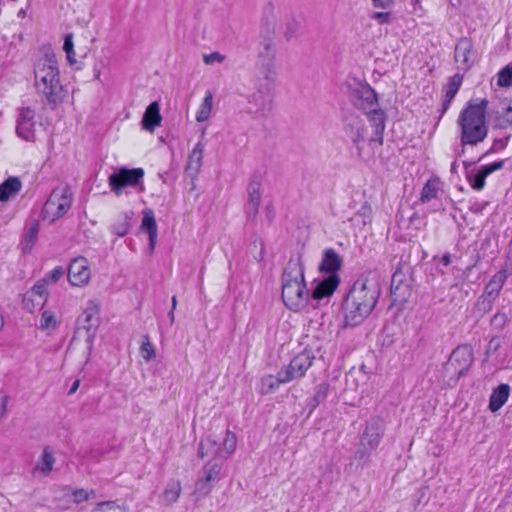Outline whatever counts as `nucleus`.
I'll use <instances>...</instances> for the list:
<instances>
[{
	"label": "nucleus",
	"instance_id": "1",
	"mask_svg": "<svg viewBox=\"0 0 512 512\" xmlns=\"http://www.w3.org/2000/svg\"><path fill=\"white\" fill-rule=\"evenodd\" d=\"M380 295L378 281L374 277L362 276L350 288L344 304L345 325L357 326L372 312Z\"/></svg>",
	"mask_w": 512,
	"mask_h": 512
},
{
	"label": "nucleus",
	"instance_id": "2",
	"mask_svg": "<svg viewBox=\"0 0 512 512\" xmlns=\"http://www.w3.org/2000/svg\"><path fill=\"white\" fill-rule=\"evenodd\" d=\"M35 87L38 94L49 104L61 103L66 91L60 81L58 63L53 52H46L34 66Z\"/></svg>",
	"mask_w": 512,
	"mask_h": 512
},
{
	"label": "nucleus",
	"instance_id": "3",
	"mask_svg": "<svg viewBox=\"0 0 512 512\" xmlns=\"http://www.w3.org/2000/svg\"><path fill=\"white\" fill-rule=\"evenodd\" d=\"M282 299L294 311L306 306L309 291L304 279V267L300 255L292 256L282 274Z\"/></svg>",
	"mask_w": 512,
	"mask_h": 512
},
{
	"label": "nucleus",
	"instance_id": "4",
	"mask_svg": "<svg viewBox=\"0 0 512 512\" xmlns=\"http://www.w3.org/2000/svg\"><path fill=\"white\" fill-rule=\"evenodd\" d=\"M487 99L470 100L461 111L458 125L461 128V144L477 145L482 142L488 133L486 126Z\"/></svg>",
	"mask_w": 512,
	"mask_h": 512
},
{
	"label": "nucleus",
	"instance_id": "5",
	"mask_svg": "<svg viewBox=\"0 0 512 512\" xmlns=\"http://www.w3.org/2000/svg\"><path fill=\"white\" fill-rule=\"evenodd\" d=\"M73 193L69 186H58L52 190L48 199L43 205L42 218L53 223L63 217L71 208Z\"/></svg>",
	"mask_w": 512,
	"mask_h": 512
},
{
	"label": "nucleus",
	"instance_id": "6",
	"mask_svg": "<svg viewBox=\"0 0 512 512\" xmlns=\"http://www.w3.org/2000/svg\"><path fill=\"white\" fill-rule=\"evenodd\" d=\"M347 93L352 104L364 113L378 106L377 94L366 82L358 81L355 78L348 80Z\"/></svg>",
	"mask_w": 512,
	"mask_h": 512
},
{
	"label": "nucleus",
	"instance_id": "7",
	"mask_svg": "<svg viewBox=\"0 0 512 512\" xmlns=\"http://www.w3.org/2000/svg\"><path fill=\"white\" fill-rule=\"evenodd\" d=\"M212 457L204 464L202 468L203 476L195 483L194 494L199 497L208 495L214 485L225 477L224 460L216 456Z\"/></svg>",
	"mask_w": 512,
	"mask_h": 512
},
{
	"label": "nucleus",
	"instance_id": "8",
	"mask_svg": "<svg viewBox=\"0 0 512 512\" xmlns=\"http://www.w3.org/2000/svg\"><path fill=\"white\" fill-rule=\"evenodd\" d=\"M236 447V435L230 430H227L222 442V446H220L218 442L211 437H207L201 440L198 447V456L201 458L206 456H216L225 460L235 452Z\"/></svg>",
	"mask_w": 512,
	"mask_h": 512
},
{
	"label": "nucleus",
	"instance_id": "9",
	"mask_svg": "<svg viewBox=\"0 0 512 512\" xmlns=\"http://www.w3.org/2000/svg\"><path fill=\"white\" fill-rule=\"evenodd\" d=\"M384 435V422L381 418H371L365 426L360 438V446L356 452L359 459L367 457L375 450Z\"/></svg>",
	"mask_w": 512,
	"mask_h": 512
},
{
	"label": "nucleus",
	"instance_id": "10",
	"mask_svg": "<svg viewBox=\"0 0 512 512\" xmlns=\"http://www.w3.org/2000/svg\"><path fill=\"white\" fill-rule=\"evenodd\" d=\"M273 97V88L270 83L266 82L260 85L256 91L248 96V112L266 116L272 109Z\"/></svg>",
	"mask_w": 512,
	"mask_h": 512
},
{
	"label": "nucleus",
	"instance_id": "11",
	"mask_svg": "<svg viewBox=\"0 0 512 512\" xmlns=\"http://www.w3.org/2000/svg\"><path fill=\"white\" fill-rule=\"evenodd\" d=\"M98 315L99 307L95 302L91 301L77 320V332H85V341L89 350L93 347V341L99 326Z\"/></svg>",
	"mask_w": 512,
	"mask_h": 512
},
{
	"label": "nucleus",
	"instance_id": "12",
	"mask_svg": "<svg viewBox=\"0 0 512 512\" xmlns=\"http://www.w3.org/2000/svg\"><path fill=\"white\" fill-rule=\"evenodd\" d=\"M144 170L142 168H120L109 176V185L112 191L119 195L124 187H134L143 182Z\"/></svg>",
	"mask_w": 512,
	"mask_h": 512
},
{
	"label": "nucleus",
	"instance_id": "13",
	"mask_svg": "<svg viewBox=\"0 0 512 512\" xmlns=\"http://www.w3.org/2000/svg\"><path fill=\"white\" fill-rule=\"evenodd\" d=\"M314 359L315 356L310 350L298 353L291 359L287 367L281 369V376L288 382L302 378L312 366Z\"/></svg>",
	"mask_w": 512,
	"mask_h": 512
},
{
	"label": "nucleus",
	"instance_id": "14",
	"mask_svg": "<svg viewBox=\"0 0 512 512\" xmlns=\"http://www.w3.org/2000/svg\"><path fill=\"white\" fill-rule=\"evenodd\" d=\"M473 362L472 350L468 346H459L453 350L445 365L447 373H452L456 379L462 377Z\"/></svg>",
	"mask_w": 512,
	"mask_h": 512
},
{
	"label": "nucleus",
	"instance_id": "15",
	"mask_svg": "<svg viewBox=\"0 0 512 512\" xmlns=\"http://www.w3.org/2000/svg\"><path fill=\"white\" fill-rule=\"evenodd\" d=\"M454 58L458 64V70L468 71L476 61V55L473 50V43L470 38L462 37L455 46Z\"/></svg>",
	"mask_w": 512,
	"mask_h": 512
},
{
	"label": "nucleus",
	"instance_id": "16",
	"mask_svg": "<svg viewBox=\"0 0 512 512\" xmlns=\"http://www.w3.org/2000/svg\"><path fill=\"white\" fill-rule=\"evenodd\" d=\"M91 277L88 261L84 257L73 259L68 268V279L73 286L86 285Z\"/></svg>",
	"mask_w": 512,
	"mask_h": 512
},
{
	"label": "nucleus",
	"instance_id": "17",
	"mask_svg": "<svg viewBox=\"0 0 512 512\" xmlns=\"http://www.w3.org/2000/svg\"><path fill=\"white\" fill-rule=\"evenodd\" d=\"M248 208L247 215L249 218H254L259 210V206L261 203V177L258 174L252 175L248 186Z\"/></svg>",
	"mask_w": 512,
	"mask_h": 512
},
{
	"label": "nucleus",
	"instance_id": "18",
	"mask_svg": "<svg viewBox=\"0 0 512 512\" xmlns=\"http://www.w3.org/2000/svg\"><path fill=\"white\" fill-rule=\"evenodd\" d=\"M340 283L338 275H327L320 280L312 291V298L314 300H322L330 297L337 289Z\"/></svg>",
	"mask_w": 512,
	"mask_h": 512
},
{
	"label": "nucleus",
	"instance_id": "19",
	"mask_svg": "<svg viewBox=\"0 0 512 512\" xmlns=\"http://www.w3.org/2000/svg\"><path fill=\"white\" fill-rule=\"evenodd\" d=\"M342 264L341 256L333 248H328L323 252L319 270L328 275H338L337 272L341 269Z\"/></svg>",
	"mask_w": 512,
	"mask_h": 512
},
{
	"label": "nucleus",
	"instance_id": "20",
	"mask_svg": "<svg viewBox=\"0 0 512 512\" xmlns=\"http://www.w3.org/2000/svg\"><path fill=\"white\" fill-rule=\"evenodd\" d=\"M344 121L348 137L354 144H358L364 138V123L362 119L351 113L345 117Z\"/></svg>",
	"mask_w": 512,
	"mask_h": 512
},
{
	"label": "nucleus",
	"instance_id": "21",
	"mask_svg": "<svg viewBox=\"0 0 512 512\" xmlns=\"http://www.w3.org/2000/svg\"><path fill=\"white\" fill-rule=\"evenodd\" d=\"M367 114L371 126L374 128L373 131V140L382 144L383 142V133L385 130V120L386 116L382 109L379 108V105L373 108L369 112H365Z\"/></svg>",
	"mask_w": 512,
	"mask_h": 512
},
{
	"label": "nucleus",
	"instance_id": "22",
	"mask_svg": "<svg viewBox=\"0 0 512 512\" xmlns=\"http://www.w3.org/2000/svg\"><path fill=\"white\" fill-rule=\"evenodd\" d=\"M162 116L160 114V105L157 101L152 102L145 110L142 117L143 129L153 132L161 125Z\"/></svg>",
	"mask_w": 512,
	"mask_h": 512
},
{
	"label": "nucleus",
	"instance_id": "23",
	"mask_svg": "<svg viewBox=\"0 0 512 512\" xmlns=\"http://www.w3.org/2000/svg\"><path fill=\"white\" fill-rule=\"evenodd\" d=\"M507 277L508 275L505 269H501L496 272L486 285L483 296L486 297L489 301L495 300L498 297L504 283L506 282Z\"/></svg>",
	"mask_w": 512,
	"mask_h": 512
},
{
	"label": "nucleus",
	"instance_id": "24",
	"mask_svg": "<svg viewBox=\"0 0 512 512\" xmlns=\"http://www.w3.org/2000/svg\"><path fill=\"white\" fill-rule=\"evenodd\" d=\"M510 395V386L508 384H500L498 387L493 389L488 408L491 412H497L507 402Z\"/></svg>",
	"mask_w": 512,
	"mask_h": 512
},
{
	"label": "nucleus",
	"instance_id": "25",
	"mask_svg": "<svg viewBox=\"0 0 512 512\" xmlns=\"http://www.w3.org/2000/svg\"><path fill=\"white\" fill-rule=\"evenodd\" d=\"M204 145L199 142L197 143L192 152L189 155L188 163L186 166V172L191 178H195L202 166Z\"/></svg>",
	"mask_w": 512,
	"mask_h": 512
},
{
	"label": "nucleus",
	"instance_id": "26",
	"mask_svg": "<svg viewBox=\"0 0 512 512\" xmlns=\"http://www.w3.org/2000/svg\"><path fill=\"white\" fill-rule=\"evenodd\" d=\"M22 189V182L18 177L10 176L0 184V201L7 202Z\"/></svg>",
	"mask_w": 512,
	"mask_h": 512
},
{
	"label": "nucleus",
	"instance_id": "27",
	"mask_svg": "<svg viewBox=\"0 0 512 512\" xmlns=\"http://www.w3.org/2000/svg\"><path fill=\"white\" fill-rule=\"evenodd\" d=\"M141 229L148 233L150 249L153 250L157 239V224L154 213L151 210H145L143 212Z\"/></svg>",
	"mask_w": 512,
	"mask_h": 512
},
{
	"label": "nucleus",
	"instance_id": "28",
	"mask_svg": "<svg viewBox=\"0 0 512 512\" xmlns=\"http://www.w3.org/2000/svg\"><path fill=\"white\" fill-rule=\"evenodd\" d=\"M55 464V457L50 447L43 449L42 455L35 465V471L40 472L44 476L50 474Z\"/></svg>",
	"mask_w": 512,
	"mask_h": 512
},
{
	"label": "nucleus",
	"instance_id": "29",
	"mask_svg": "<svg viewBox=\"0 0 512 512\" xmlns=\"http://www.w3.org/2000/svg\"><path fill=\"white\" fill-rule=\"evenodd\" d=\"M181 494V484L178 480H170L163 494L161 495V502L165 505H171L175 503Z\"/></svg>",
	"mask_w": 512,
	"mask_h": 512
},
{
	"label": "nucleus",
	"instance_id": "30",
	"mask_svg": "<svg viewBox=\"0 0 512 512\" xmlns=\"http://www.w3.org/2000/svg\"><path fill=\"white\" fill-rule=\"evenodd\" d=\"M284 383H288V380H284V377L281 376V370L278 371L277 376L267 375L261 379V393H271Z\"/></svg>",
	"mask_w": 512,
	"mask_h": 512
},
{
	"label": "nucleus",
	"instance_id": "31",
	"mask_svg": "<svg viewBox=\"0 0 512 512\" xmlns=\"http://www.w3.org/2000/svg\"><path fill=\"white\" fill-rule=\"evenodd\" d=\"M38 232H39V224L37 221H33L30 224L26 234L23 237L22 243H21L22 250L24 253L31 252L32 248L34 247V245L36 243V240L38 237Z\"/></svg>",
	"mask_w": 512,
	"mask_h": 512
},
{
	"label": "nucleus",
	"instance_id": "32",
	"mask_svg": "<svg viewBox=\"0 0 512 512\" xmlns=\"http://www.w3.org/2000/svg\"><path fill=\"white\" fill-rule=\"evenodd\" d=\"M130 220L131 218L127 213L120 214L112 225V232L119 237L127 235L130 230Z\"/></svg>",
	"mask_w": 512,
	"mask_h": 512
},
{
	"label": "nucleus",
	"instance_id": "33",
	"mask_svg": "<svg viewBox=\"0 0 512 512\" xmlns=\"http://www.w3.org/2000/svg\"><path fill=\"white\" fill-rule=\"evenodd\" d=\"M212 104H213V96L211 92H207L202 104L200 105L199 109L196 113V120L197 122H204L206 121L211 113L212 110Z\"/></svg>",
	"mask_w": 512,
	"mask_h": 512
},
{
	"label": "nucleus",
	"instance_id": "34",
	"mask_svg": "<svg viewBox=\"0 0 512 512\" xmlns=\"http://www.w3.org/2000/svg\"><path fill=\"white\" fill-rule=\"evenodd\" d=\"M439 182L437 180H428L421 191L420 200L426 203L437 197Z\"/></svg>",
	"mask_w": 512,
	"mask_h": 512
},
{
	"label": "nucleus",
	"instance_id": "35",
	"mask_svg": "<svg viewBox=\"0 0 512 512\" xmlns=\"http://www.w3.org/2000/svg\"><path fill=\"white\" fill-rule=\"evenodd\" d=\"M35 123L28 122H17L16 132L17 135L24 139L25 141H34L35 131H34Z\"/></svg>",
	"mask_w": 512,
	"mask_h": 512
},
{
	"label": "nucleus",
	"instance_id": "36",
	"mask_svg": "<svg viewBox=\"0 0 512 512\" xmlns=\"http://www.w3.org/2000/svg\"><path fill=\"white\" fill-rule=\"evenodd\" d=\"M95 498L96 492L94 490L74 489L70 494V499L74 504H80Z\"/></svg>",
	"mask_w": 512,
	"mask_h": 512
},
{
	"label": "nucleus",
	"instance_id": "37",
	"mask_svg": "<svg viewBox=\"0 0 512 512\" xmlns=\"http://www.w3.org/2000/svg\"><path fill=\"white\" fill-rule=\"evenodd\" d=\"M463 81V75L460 73H456L452 76L445 87V96H448L449 99H453L457 94L461 84Z\"/></svg>",
	"mask_w": 512,
	"mask_h": 512
},
{
	"label": "nucleus",
	"instance_id": "38",
	"mask_svg": "<svg viewBox=\"0 0 512 512\" xmlns=\"http://www.w3.org/2000/svg\"><path fill=\"white\" fill-rule=\"evenodd\" d=\"M92 512H129V510L121 505H118L115 501H104L98 503Z\"/></svg>",
	"mask_w": 512,
	"mask_h": 512
},
{
	"label": "nucleus",
	"instance_id": "39",
	"mask_svg": "<svg viewBox=\"0 0 512 512\" xmlns=\"http://www.w3.org/2000/svg\"><path fill=\"white\" fill-rule=\"evenodd\" d=\"M328 392H329V384H327V383L319 384L315 389L314 396L310 400L311 407L315 408L320 403H322L327 398Z\"/></svg>",
	"mask_w": 512,
	"mask_h": 512
},
{
	"label": "nucleus",
	"instance_id": "40",
	"mask_svg": "<svg viewBox=\"0 0 512 512\" xmlns=\"http://www.w3.org/2000/svg\"><path fill=\"white\" fill-rule=\"evenodd\" d=\"M40 327L43 330L56 329L57 320L51 311L45 310L42 312L40 319Z\"/></svg>",
	"mask_w": 512,
	"mask_h": 512
},
{
	"label": "nucleus",
	"instance_id": "41",
	"mask_svg": "<svg viewBox=\"0 0 512 512\" xmlns=\"http://www.w3.org/2000/svg\"><path fill=\"white\" fill-rule=\"evenodd\" d=\"M496 126L500 129H507L512 126V107L509 106L505 111L496 117Z\"/></svg>",
	"mask_w": 512,
	"mask_h": 512
},
{
	"label": "nucleus",
	"instance_id": "42",
	"mask_svg": "<svg viewBox=\"0 0 512 512\" xmlns=\"http://www.w3.org/2000/svg\"><path fill=\"white\" fill-rule=\"evenodd\" d=\"M375 11L370 14V19L376 21L380 25L391 24L394 20L393 14L389 11Z\"/></svg>",
	"mask_w": 512,
	"mask_h": 512
},
{
	"label": "nucleus",
	"instance_id": "43",
	"mask_svg": "<svg viewBox=\"0 0 512 512\" xmlns=\"http://www.w3.org/2000/svg\"><path fill=\"white\" fill-rule=\"evenodd\" d=\"M63 50L66 53L67 60L70 64H74L76 62L74 56V44H73V36L72 34H67L64 39Z\"/></svg>",
	"mask_w": 512,
	"mask_h": 512
},
{
	"label": "nucleus",
	"instance_id": "44",
	"mask_svg": "<svg viewBox=\"0 0 512 512\" xmlns=\"http://www.w3.org/2000/svg\"><path fill=\"white\" fill-rule=\"evenodd\" d=\"M498 85L501 87H509L512 85V67L510 65L499 72Z\"/></svg>",
	"mask_w": 512,
	"mask_h": 512
},
{
	"label": "nucleus",
	"instance_id": "45",
	"mask_svg": "<svg viewBox=\"0 0 512 512\" xmlns=\"http://www.w3.org/2000/svg\"><path fill=\"white\" fill-rule=\"evenodd\" d=\"M140 351L144 360L149 361L155 357V350L153 345L149 341V337L145 336L144 341L141 344Z\"/></svg>",
	"mask_w": 512,
	"mask_h": 512
},
{
	"label": "nucleus",
	"instance_id": "46",
	"mask_svg": "<svg viewBox=\"0 0 512 512\" xmlns=\"http://www.w3.org/2000/svg\"><path fill=\"white\" fill-rule=\"evenodd\" d=\"M64 275V269L61 266H57L42 278L47 284H53L59 281V279Z\"/></svg>",
	"mask_w": 512,
	"mask_h": 512
},
{
	"label": "nucleus",
	"instance_id": "47",
	"mask_svg": "<svg viewBox=\"0 0 512 512\" xmlns=\"http://www.w3.org/2000/svg\"><path fill=\"white\" fill-rule=\"evenodd\" d=\"M487 176L483 174L481 170H479L472 179H470L471 187L475 190H482L485 186V180Z\"/></svg>",
	"mask_w": 512,
	"mask_h": 512
},
{
	"label": "nucleus",
	"instance_id": "48",
	"mask_svg": "<svg viewBox=\"0 0 512 512\" xmlns=\"http://www.w3.org/2000/svg\"><path fill=\"white\" fill-rule=\"evenodd\" d=\"M35 112L29 107H23L20 110L19 118L17 122H28L34 123Z\"/></svg>",
	"mask_w": 512,
	"mask_h": 512
},
{
	"label": "nucleus",
	"instance_id": "49",
	"mask_svg": "<svg viewBox=\"0 0 512 512\" xmlns=\"http://www.w3.org/2000/svg\"><path fill=\"white\" fill-rule=\"evenodd\" d=\"M225 60V56L219 52H212L203 56V61L207 65H213L214 63H222Z\"/></svg>",
	"mask_w": 512,
	"mask_h": 512
},
{
	"label": "nucleus",
	"instance_id": "50",
	"mask_svg": "<svg viewBox=\"0 0 512 512\" xmlns=\"http://www.w3.org/2000/svg\"><path fill=\"white\" fill-rule=\"evenodd\" d=\"M509 139H510V135H508L506 138L495 139L492 147L487 151L486 154L494 153V152L504 149L507 146Z\"/></svg>",
	"mask_w": 512,
	"mask_h": 512
},
{
	"label": "nucleus",
	"instance_id": "51",
	"mask_svg": "<svg viewBox=\"0 0 512 512\" xmlns=\"http://www.w3.org/2000/svg\"><path fill=\"white\" fill-rule=\"evenodd\" d=\"M371 3L374 8L388 10L394 6L395 0H371Z\"/></svg>",
	"mask_w": 512,
	"mask_h": 512
},
{
	"label": "nucleus",
	"instance_id": "52",
	"mask_svg": "<svg viewBox=\"0 0 512 512\" xmlns=\"http://www.w3.org/2000/svg\"><path fill=\"white\" fill-rule=\"evenodd\" d=\"M47 285L48 284L43 279H41L36 284H34V286L32 287V291L33 293L39 295L40 297L46 296L48 294L46 289Z\"/></svg>",
	"mask_w": 512,
	"mask_h": 512
},
{
	"label": "nucleus",
	"instance_id": "53",
	"mask_svg": "<svg viewBox=\"0 0 512 512\" xmlns=\"http://www.w3.org/2000/svg\"><path fill=\"white\" fill-rule=\"evenodd\" d=\"M488 205V202H478L475 201L470 205V211L473 213H482L485 207Z\"/></svg>",
	"mask_w": 512,
	"mask_h": 512
},
{
	"label": "nucleus",
	"instance_id": "54",
	"mask_svg": "<svg viewBox=\"0 0 512 512\" xmlns=\"http://www.w3.org/2000/svg\"><path fill=\"white\" fill-rule=\"evenodd\" d=\"M260 55H265L268 59H272L274 57L273 43L271 41L264 43V51L261 52Z\"/></svg>",
	"mask_w": 512,
	"mask_h": 512
},
{
	"label": "nucleus",
	"instance_id": "55",
	"mask_svg": "<svg viewBox=\"0 0 512 512\" xmlns=\"http://www.w3.org/2000/svg\"><path fill=\"white\" fill-rule=\"evenodd\" d=\"M9 397L7 395L0 396V418H3L7 411Z\"/></svg>",
	"mask_w": 512,
	"mask_h": 512
},
{
	"label": "nucleus",
	"instance_id": "56",
	"mask_svg": "<svg viewBox=\"0 0 512 512\" xmlns=\"http://www.w3.org/2000/svg\"><path fill=\"white\" fill-rule=\"evenodd\" d=\"M480 170H481V171L483 172V174H484V175H486L487 177H488L491 173L495 172L494 167H493V165H492V164L484 165V166H482V167H481V169H480Z\"/></svg>",
	"mask_w": 512,
	"mask_h": 512
},
{
	"label": "nucleus",
	"instance_id": "57",
	"mask_svg": "<svg viewBox=\"0 0 512 512\" xmlns=\"http://www.w3.org/2000/svg\"><path fill=\"white\" fill-rule=\"evenodd\" d=\"M370 213L371 209L370 206L367 204H364L359 210V214L362 215L363 217H369Z\"/></svg>",
	"mask_w": 512,
	"mask_h": 512
},
{
	"label": "nucleus",
	"instance_id": "58",
	"mask_svg": "<svg viewBox=\"0 0 512 512\" xmlns=\"http://www.w3.org/2000/svg\"><path fill=\"white\" fill-rule=\"evenodd\" d=\"M453 99H449L448 96H445V99H444V102L442 104V111H441V115H443L449 108L450 104H451V101Z\"/></svg>",
	"mask_w": 512,
	"mask_h": 512
},
{
	"label": "nucleus",
	"instance_id": "59",
	"mask_svg": "<svg viewBox=\"0 0 512 512\" xmlns=\"http://www.w3.org/2000/svg\"><path fill=\"white\" fill-rule=\"evenodd\" d=\"M504 163H505V160H500V161L493 162L491 164L493 165L494 170L498 171L504 167Z\"/></svg>",
	"mask_w": 512,
	"mask_h": 512
},
{
	"label": "nucleus",
	"instance_id": "60",
	"mask_svg": "<svg viewBox=\"0 0 512 512\" xmlns=\"http://www.w3.org/2000/svg\"><path fill=\"white\" fill-rule=\"evenodd\" d=\"M441 262L445 266H449L451 264V256L449 254H444L441 258Z\"/></svg>",
	"mask_w": 512,
	"mask_h": 512
},
{
	"label": "nucleus",
	"instance_id": "61",
	"mask_svg": "<svg viewBox=\"0 0 512 512\" xmlns=\"http://www.w3.org/2000/svg\"><path fill=\"white\" fill-rule=\"evenodd\" d=\"M493 321L496 322V321H500L501 323H504L506 321V316L505 314H496L494 317H493Z\"/></svg>",
	"mask_w": 512,
	"mask_h": 512
},
{
	"label": "nucleus",
	"instance_id": "62",
	"mask_svg": "<svg viewBox=\"0 0 512 512\" xmlns=\"http://www.w3.org/2000/svg\"><path fill=\"white\" fill-rule=\"evenodd\" d=\"M78 387H79V381H78V380H76V381L73 383L72 387L70 388V390H69V394H73V393H75V392H76V390L78 389Z\"/></svg>",
	"mask_w": 512,
	"mask_h": 512
},
{
	"label": "nucleus",
	"instance_id": "63",
	"mask_svg": "<svg viewBox=\"0 0 512 512\" xmlns=\"http://www.w3.org/2000/svg\"><path fill=\"white\" fill-rule=\"evenodd\" d=\"M171 302H172V308L171 309L175 310L176 306H177V297L173 296L172 299H171Z\"/></svg>",
	"mask_w": 512,
	"mask_h": 512
},
{
	"label": "nucleus",
	"instance_id": "64",
	"mask_svg": "<svg viewBox=\"0 0 512 512\" xmlns=\"http://www.w3.org/2000/svg\"><path fill=\"white\" fill-rule=\"evenodd\" d=\"M449 2L454 7L460 5V0H449Z\"/></svg>",
	"mask_w": 512,
	"mask_h": 512
}]
</instances>
